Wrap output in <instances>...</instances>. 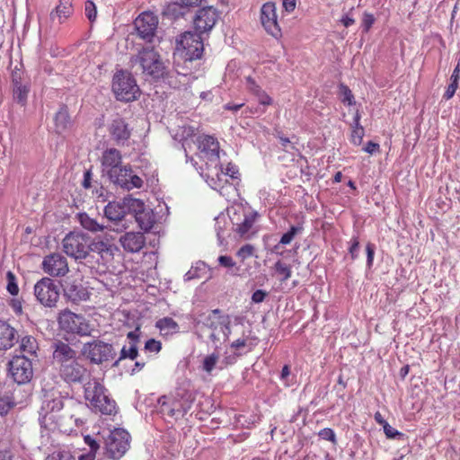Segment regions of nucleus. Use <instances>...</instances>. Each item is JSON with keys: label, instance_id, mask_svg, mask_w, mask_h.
I'll use <instances>...</instances> for the list:
<instances>
[{"label": "nucleus", "instance_id": "nucleus-55", "mask_svg": "<svg viewBox=\"0 0 460 460\" xmlns=\"http://www.w3.org/2000/svg\"><path fill=\"white\" fill-rule=\"evenodd\" d=\"M217 260H218L219 264L222 267L233 268L234 266H235V262L234 261V260L230 256L221 255V256L218 257Z\"/></svg>", "mask_w": 460, "mask_h": 460}, {"label": "nucleus", "instance_id": "nucleus-31", "mask_svg": "<svg viewBox=\"0 0 460 460\" xmlns=\"http://www.w3.org/2000/svg\"><path fill=\"white\" fill-rule=\"evenodd\" d=\"M126 213L124 206L116 202H109L104 208V216L111 221H121Z\"/></svg>", "mask_w": 460, "mask_h": 460}, {"label": "nucleus", "instance_id": "nucleus-61", "mask_svg": "<svg viewBox=\"0 0 460 460\" xmlns=\"http://www.w3.org/2000/svg\"><path fill=\"white\" fill-rule=\"evenodd\" d=\"M358 250H359V242L358 241V239L355 238L353 240V243H352L350 248H349V253L353 260L355 258H357Z\"/></svg>", "mask_w": 460, "mask_h": 460}, {"label": "nucleus", "instance_id": "nucleus-30", "mask_svg": "<svg viewBox=\"0 0 460 460\" xmlns=\"http://www.w3.org/2000/svg\"><path fill=\"white\" fill-rule=\"evenodd\" d=\"M72 126V121L68 114L67 108L62 106L55 116L56 131L61 134Z\"/></svg>", "mask_w": 460, "mask_h": 460}, {"label": "nucleus", "instance_id": "nucleus-53", "mask_svg": "<svg viewBox=\"0 0 460 460\" xmlns=\"http://www.w3.org/2000/svg\"><path fill=\"white\" fill-rule=\"evenodd\" d=\"M96 6L93 2L87 1L85 3V14L90 21H94L96 18Z\"/></svg>", "mask_w": 460, "mask_h": 460}, {"label": "nucleus", "instance_id": "nucleus-4", "mask_svg": "<svg viewBox=\"0 0 460 460\" xmlns=\"http://www.w3.org/2000/svg\"><path fill=\"white\" fill-rule=\"evenodd\" d=\"M84 398L93 408L105 415L116 413V402L107 394L106 388L99 379H89L84 385Z\"/></svg>", "mask_w": 460, "mask_h": 460}, {"label": "nucleus", "instance_id": "nucleus-54", "mask_svg": "<svg viewBox=\"0 0 460 460\" xmlns=\"http://www.w3.org/2000/svg\"><path fill=\"white\" fill-rule=\"evenodd\" d=\"M319 437L323 439H325V440H330L332 441L333 444L336 443V437H335V433L334 431L332 429H322L320 432H319Z\"/></svg>", "mask_w": 460, "mask_h": 460}, {"label": "nucleus", "instance_id": "nucleus-51", "mask_svg": "<svg viewBox=\"0 0 460 460\" xmlns=\"http://www.w3.org/2000/svg\"><path fill=\"white\" fill-rule=\"evenodd\" d=\"M254 247L252 245L245 244L238 250L237 256H239L243 261H244L245 259L252 255Z\"/></svg>", "mask_w": 460, "mask_h": 460}, {"label": "nucleus", "instance_id": "nucleus-32", "mask_svg": "<svg viewBox=\"0 0 460 460\" xmlns=\"http://www.w3.org/2000/svg\"><path fill=\"white\" fill-rule=\"evenodd\" d=\"M155 327L159 329L161 335L170 336L179 332L178 323L171 317H164L155 323Z\"/></svg>", "mask_w": 460, "mask_h": 460}, {"label": "nucleus", "instance_id": "nucleus-15", "mask_svg": "<svg viewBox=\"0 0 460 460\" xmlns=\"http://www.w3.org/2000/svg\"><path fill=\"white\" fill-rule=\"evenodd\" d=\"M104 176L108 177L111 182L127 190L139 189L144 183L143 180L133 172L129 165H122L117 168L115 172H112V175L107 173Z\"/></svg>", "mask_w": 460, "mask_h": 460}, {"label": "nucleus", "instance_id": "nucleus-57", "mask_svg": "<svg viewBox=\"0 0 460 460\" xmlns=\"http://www.w3.org/2000/svg\"><path fill=\"white\" fill-rule=\"evenodd\" d=\"M374 22H375V18H374L373 14H370V13L364 14L362 25L364 27L365 31H369V29L373 25Z\"/></svg>", "mask_w": 460, "mask_h": 460}, {"label": "nucleus", "instance_id": "nucleus-40", "mask_svg": "<svg viewBox=\"0 0 460 460\" xmlns=\"http://www.w3.org/2000/svg\"><path fill=\"white\" fill-rule=\"evenodd\" d=\"M459 77H460V66L458 64L455 67V69L451 75V77H450L451 83L449 84L446 93H444V98L446 100H449L454 96V94L458 87Z\"/></svg>", "mask_w": 460, "mask_h": 460}, {"label": "nucleus", "instance_id": "nucleus-9", "mask_svg": "<svg viewBox=\"0 0 460 460\" xmlns=\"http://www.w3.org/2000/svg\"><path fill=\"white\" fill-rule=\"evenodd\" d=\"M177 50L186 61L200 58L204 50L201 34L196 31H185L177 42Z\"/></svg>", "mask_w": 460, "mask_h": 460}, {"label": "nucleus", "instance_id": "nucleus-8", "mask_svg": "<svg viewBox=\"0 0 460 460\" xmlns=\"http://www.w3.org/2000/svg\"><path fill=\"white\" fill-rule=\"evenodd\" d=\"M63 252L75 259H85L90 252V236L84 233L70 232L62 241Z\"/></svg>", "mask_w": 460, "mask_h": 460}, {"label": "nucleus", "instance_id": "nucleus-1", "mask_svg": "<svg viewBox=\"0 0 460 460\" xmlns=\"http://www.w3.org/2000/svg\"><path fill=\"white\" fill-rule=\"evenodd\" d=\"M51 347L53 364L65 382L83 383L90 376L89 370L81 362L76 350L68 343L55 341Z\"/></svg>", "mask_w": 460, "mask_h": 460}, {"label": "nucleus", "instance_id": "nucleus-60", "mask_svg": "<svg viewBox=\"0 0 460 460\" xmlns=\"http://www.w3.org/2000/svg\"><path fill=\"white\" fill-rule=\"evenodd\" d=\"M366 250H367V265L371 266L373 263L374 254H375L374 245L371 243H367Z\"/></svg>", "mask_w": 460, "mask_h": 460}, {"label": "nucleus", "instance_id": "nucleus-59", "mask_svg": "<svg viewBox=\"0 0 460 460\" xmlns=\"http://www.w3.org/2000/svg\"><path fill=\"white\" fill-rule=\"evenodd\" d=\"M84 441L90 447V451L96 454L97 450L100 447L99 444L90 436H86L84 438Z\"/></svg>", "mask_w": 460, "mask_h": 460}, {"label": "nucleus", "instance_id": "nucleus-28", "mask_svg": "<svg viewBox=\"0 0 460 460\" xmlns=\"http://www.w3.org/2000/svg\"><path fill=\"white\" fill-rule=\"evenodd\" d=\"M17 341L16 330L7 323L0 321V350L9 349Z\"/></svg>", "mask_w": 460, "mask_h": 460}, {"label": "nucleus", "instance_id": "nucleus-7", "mask_svg": "<svg viewBox=\"0 0 460 460\" xmlns=\"http://www.w3.org/2000/svg\"><path fill=\"white\" fill-rule=\"evenodd\" d=\"M112 91L116 98L122 102L135 101L139 95V88L130 73L120 70L112 80Z\"/></svg>", "mask_w": 460, "mask_h": 460}, {"label": "nucleus", "instance_id": "nucleus-35", "mask_svg": "<svg viewBox=\"0 0 460 460\" xmlns=\"http://www.w3.org/2000/svg\"><path fill=\"white\" fill-rule=\"evenodd\" d=\"M16 405V402L10 390L0 391V415H5Z\"/></svg>", "mask_w": 460, "mask_h": 460}, {"label": "nucleus", "instance_id": "nucleus-50", "mask_svg": "<svg viewBox=\"0 0 460 460\" xmlns=\"http://www.w3.org/2000/svg\"><path fill=\"white\" fill-rule=\"evenodd\" d=\"M46 460H75L68 451H57L49 455Z\"/></svg>", "mask_w": 460, "mask_h": 460}, {"label": "nucleus", "instance_id": "nucleus-21", "mask_svg": "<svg viewBox=\"0 0 460 460\" xmlns=\"http://www.w3.org/2000/svg\"><path fill=\"white\" fill-rule=\"evenodd\" d=\"M117 250L114 237L111 234H105L94 238L90 237V252H97L102 258L104 256L113 257L114 252Z\"/></svg>", "mask_w": 460, "mask_h": 460}, {"label": "nucleus", "instance_id": "nucleus-11", "mask_svg": "<svg viewBox=\"0 0 460 460\" xmlns=\"http://www.w3.org/2000/svg\"><path fill=\"white\" fill-rule=\"evenodd\" d=\"M59 327L68 333H75L80 336L89 335L91 332L90 326L84 317L76 314L68 309L59 313L58 317Z\"/></svg>", "mask_w": 460, "mask_h": 460}, {"label": "nucleus", "instance_id": "nucleus-5", "mask_svg": "<svg viewBox=\"0 0 460 460\" xmlns=\"http://www.w3.org/2000/svg\"><path fill=\"white\" fill-rule=\"evenodd\" d=\"M194 401L195 395L191 391L178 388L172 398L164 396L159 400L160 411L164 416L178 420L190 410Z\"/></svg>", "mask_w": 460, "mask_h": 460}, {"label": "nucleus", "instance_id": "nucleus-3", "mask_svg": "<svg viewBox=\"0 0 460 460\" xmlns=\"http://www.w3.org/2000/svg\"><path fill=\"white\" fill-rule=\"evenodd\" d=\"M132 68H136L145 75L158 79L166 73V66L160 54L156 51L155 44L143 47L137 55L130 58Z\"/></svg>", "mask_w": 460, "mask_h": 460}, {"label": "nucleus", "instance_id": "nucleus-45", "mask_svg": "<svg viewBox=\"0 0 460 460\" xmlns=\"http://www.w3.org/2000/svg\"><path fill=\"white\" fill-rule=\"evenodd\" d=\"M275 271L281 276L280 281L285 282L291 277V267L281 261L274 264Z\"/></svg>", "mask_w": 460, "mask_h": 460}, {"label": "nucleus", "instance_id": "nucleus-63", "mask_svg": "<svg viewBox=\"0 0 460 460\" xmlns=\"http://www.w3.org/2000/svg\"><path fill=\"white\" fill-rule=\"evenodd\" d=\"M177 1H178V3H181L188 10L189 7L199 5L204 0H177Z\"/></svg>", "mask_w": 460, "mask_h": 460}, {"label": "nucleus", "instance_id": "nucleus-47", "mask_svg": "<svg viewBox=\"0 0 460 460\" xmlns=\"http://www.w3.org/2000/svg\"><path fill=\"white\" fill-rule=\"evenodd\" d=\"M340 95H341V102H344V103H348L349 105H351L353 103V94L350 91V89L343 84H341L340 86Z\"/></svg>", "mask_w": 460, "mask_h": 460}, {"label": "nucleus", "instance_id": "nucleus-22", "mask_svg": "<svg viewBox=\"0 0 460 460\" xmlns=\"http://www.w3.org/2000/svg\"><path fill=\"white\" fill-rule=\"evenodd\" d=\"M261 20L265 30L273 37L280 35V29L277 22L276 7L273 3H266L261 10Z\"/></svg>", "mask_w": 460, "mask_h": 460}, {"label": "nucleus", "instance_id": "nucleus-6", "mask_svg": "<svg viewBox=\"0 0 460 460\" xmlns=\"http://www.w3.org/2000/svg\"><path fill=\"white\" fill-rule=\"evenodd\" d=\"M229 213L234 231L241 237H250L252 226L259 217L258 212L252 210L250 207L237 204L231 208Z\"/></svg>", "mask_w": 460, "mask_h": 460}, {"label": "nucleus", "instance_id": "nucleus-38", "mask_svg": "<svg viewBox=\"0 0 460 460\" xmlns=\"http://www.w3.org/2000/svg\"><path fill=\"white\" fill-rule=\"evenodd\" d=\"M123 206L129 213L134 214V217L137 216V213L146 208L145 203L142 200L130 196L123 199Z\"/></svg>", "mask_w": 460, "mask_h": 460}, {"label": "nucleus", "instance_id": "nucleus-26", "mask_svg": "<svg viewBox=\"0 0 460 460\" xmlns=\"http://www.w3.org/2000/svg\"><path fill=\"white\" fill-rule=\"evenodd\" d=\"M73 11L72 0H59L58 5L49 14L52 25L63 23Z\"/></svg>", "mask_w": 460, "mask_h": 460}, {"label": "nucleus", "instance_id": "nucleus-2", "mask_svg": "<svg viewBox=\"0 0 460 460\" xmlns=\"http://www.w3.org/2000/svg\"><path fill=\"white\" fill-rule=\"evenodd\" d=\"M198 324L208 331V341L215 349L226 342L231 334V319L228 314H223L220 309L211 310L208 314L199 315Z\"/></svg>", "mask_w": 460, "mask_h": 460}, {"label": "nucleus", "instance_id": "nucleus-16", "mask_svg": "<svg viewBox=\"0 0 460 460\" xmlns=\"http://www.w3.org/2000/svg\"><path fill=\"white\" fill-rule=\"evenodd\" d=\"M9 370L17 384H26L33 376L32 364L25 355H16L9 363Z\"/></svg>", "mask_w": 460, "mask_h": 460}, {"label": "nucleus", "instance_id": "nucleus-18", "mask_svg": "<svg viewBox=\"0 0 460 460\" xmlns=\"http://www.w3.org/2000/svg\"><path fill=\"white\" fill-rule=\"evenodd\" d=\"M218 19L217 9L208 6L199 9L194 18L195 31L200 34L210 31Z\"/></svg>", "mask_w": 460, "mask_h": 460}, {"label": "nucleus", "instance_id": "nucleus-13", "mask_svg": "<svg viewBox=\"0 0 460 460\" xmlns=\"http://www.w3.org/2000/svg\"><path fill=\"white\" fill-rule=\"evenodd\" d=\"M37 300L46 307L56 306L59 298V288L49 278H42L34 286Z\"/></svg>", "mask_w": 460, "mask_h": 460}, {"label": "nucleus", "instance_id": "nucleus-20", "mask_svg": "<svg viewBox=\"0 0 460 460\" xmlns=\"http://www.w3.org/2000/svg\"><path fill=\"white\" fill-rule=\"evenodd\" d=\"M42 269L52 277H63L69 270L66 259L60 253H51L46 256L42 261Z\"/></svg>", "mask_w": 460, "mask_h": 460}, {"label": "nucleus", "instance_id": "nucleus-14", "mask_svg": "<svg viewBox=\"0 0 460 460\" xmlns=\"http://www.w3.org/2000/svg\"><path fill=\"white\" fill-rule=\"evenodd\" d=\"M128 432L122 429H116L106 439V454L112 459H119L129 447Z\"/></svg>", "mask_w": 460, "mask_h": 460}, {"label": "nucleus", "instance_id": "nucleus-36", "mask_svg": "<svg viewBox=\"0 0 460 460\" xmlns=\"http://www.w3.org/2000/svg\"><path fill=\"white\" fill-rule=\"evenodd\" d=\"M80 225L90 232H100L104 229V226L98 223L95 219L90 217L86 213H80L78 215Z\"/></svg>", "mask_w": 460, "mask_h": 460}, {"label": "nucleus", "instance_id": "nucleus-33", "mask_svg": "<svg viewBox=\"0 0 460 460\" xmlns=\"http://www.w3.org/2000/svg\"><path fill=\"white\" fill-rule=\"evenodd\" d=\"M139 227L144 231H149L155 223V216L149 208H145L141 212L137 213L135 217Z\"/></svg>", "mask_w": 460, "mask_h": 460}, {"label": "nucleus", "instance_id": "nucleus-12", "mask_svg": "<svg viewBox=\"0 0 460 460\" xmlns=\"http://www.w3.org/2000/svg\"><path fill=\"white\" fill-rule=\"evenodd\" d=\"M137 36L144 40L147 44L160 42L159 37L155 32L158 25L157 17L152 13H141L134 22Z\"/></svg>", "mask_w": 460, "mask_h": 460}, {"label": "nucleus", "instance_id": "nucleus-46", "mask_svg": "<svg viewBox=\"0 0 460 460\" xmlns=\"http://www.w3.org/2000/svg\"><path fill=\"white\" fill-rule=\"evenodd\" d=\"M11 79L13 86L29 83V80L26 78L24 72L19 68H15L12 71Z\"/></svg>", "mask_w": 460, "mask_h": 460}, {"label": "nucleus", "instance_id": "nucleus-37", "mask_svg": "<svg viewBox=\"0 0 460 460\" xmlns=\"http://www.w3.org/2000/svg\"><path fill=\"white\" fill-rule=\"evenodd\" d=\"M29 92L30 82L13 86V98L17 103L23 106L27 102Z\"/></svg>", "mask_w": 460, "mask_h": 460}, {"label": "nucleus", "instance_id": "nucleus-56", "mask_svg": "<svg viewBox=\"0 0 460 460\" xmlns=\"http://www.w3.org/2000/svg\"><path fill=\"white\" fill-rule=\"evenodd\" d=\"M139 328H136V330L134 331H131L129 332L128 334H127V338L128 340H129L128 343L129 344H135L136 346H137L138 342H139Z\"/></svg>", "mask_w": 460, "mask_h": 460}, {"label": "nucleus", "instance_id": "nucleus-23", "mask_svg": "<svg viewBox=\"0 0 460 460\" xmlns=\"http://www.w3.org/2000/svg\"><path fill=\"white\" fill-rule=\"evenodd\" d=\"M101 163L103 176L107 173H111L112 175V172H115L117 168L124 165L122 164V155L120 151L114 147L108 148L103 151Z\"/></svg>", "mask_w": 460, "mask_h": 460}, {"label": "nucleus", "instance_id": "nucleus-48", "mask_svg": "<svg viewBox=\"0 0 460 460\" xmlns=\"http://www.w3.org/2000/svg\"><path fill=\"white\" fill-rule=\"evenodd\" d=\"M6 278H7V290L8 292L13 295V296H15L18 294L19 292V288H18V286L16 284V279H15V276L13 275V272L11 271H8L7 274H6Z\"/></svg>", "mask_w": 460, "mask_h": 460}, {"label": "nucleus", "instance_id": "nucleus-49", "mask_svg": "<svg viewBox=\"0 0 460 460\" xmlns=\"http://www.w3.org/2000/svg\"><path fill=\"white\" fill-rule=\"evenodd\" d=\"M144 349L147 352L158 353L162 349V343L155 339H149L146 341Z\"/></svg>", "mask_w": 460, "mask_h": 460}, {"label": "nucleus", "instance_id": "nucleus-39", "mask_svg": "<svg viewBox=\"0 0 460 460\" xmlns=\"http://www.w3.org/2000/svg\"><path fill=\"white\" fill-rule=\"evenodd\" d=\"M138 356L137 346L135 344L124 345L120 350L119 358L113 363V367H118L123 359L129 358L134 360Z\"/></svg>", "mask_w": 460, "mask_h": 460}, {"label": "nucleus", "instance_id": "nucleus-34", "mask_svg": "<svg viewBox=\"0 0 460 460\" xmlns=\"http://www.w3.org/2000/svg\"><path fill=\"white\" fill-rule=\"evenodd\" d=\"M39 349L37 340L32 336H25L21 340L20 351L27 358L35 356Z\"/></svg>", "mask_w": 460, "mask_h": 460}, {"label": "nucleus", "instance_id": "nucleus-58", "mask_svg": "<svg viewBox=\"0 0 460 460\" xmlns=\"http://www.w3.org/2000/svg\"><path fill=\"white\" fill-rule=\"evenodd\" d=\"M267 296V292L261 289L256 290L252 296V301L254 303H261Z\"/></svg>", "mask_w": 460, "mask_h": 460}, {"label": "nucleus", "instance_id": "nucleus-29", "mask_svg": "<svg viewBox=\"0 0 460 460\" xmlns=\"http://www.w3.org/2000/svg\"><path fill=\"white\" fill-rule=\"evenodd\" d=\"M247 87L249 91L257 98L260 104L269 106L272 103V99L267 93L259 86L252 77H247Z\"/></svg>", "mask_w": 460, "mask_h": 460}, {"label": "nucleus", "instance_id": "nucleus-25", "mask_svg": "<svg viewBox=\"0 0 460 460\" xmlns=\"http://www.w3.org/2000/svg\"><path fill=\"white\" fill-rule=\"evenodd\" d=\"M63 291L65 296L74 303L85 301L89 298L88 291L82 284L68 279L65 280Z\"/></svg>", "mask_w": 460, "mask_h": 460}, {"label": "nucleus", "instance_id": "nucleus-62", "mask_svg": "<svg viewBox=\"0 0 460 460\" xmlns=\"http://www.w3.org/2000/svg\"><path fill=\"white\" fill-rule=\"evenodd\" d=\"M378 150L379 145L372 141L367 142V146L364 147V151L371 155Z\"/></svg>", "mask_w": 460, "mask_h": 460}, {"label": "nucleus", "instance_id": "nucleus-43", "mask_svg": "<svg viewBox=\"0 0 460 460\" xmlns=\"http://www.w3.org/2000/svg\"><path fill=\"white\" fill-rule=\"evenodd\" d=\"M219 357L220 355L217 349H215L213 353L205 357L202 363V369L208 374H210L212 370L215 368L219 359Z\"/></svg>", "mask_w": 460, "mask_h": 460}, {"label": "nucleus", "instance_id": "nucleus-64", "mask_svg": "<svg viewBox=\"0 0 460 460\" xmlns=\"http://www.w3.org/2000/svg\"><path fill=\"white\" fill-rule=\"evenodd\" d=\"M283 7L288 13H291L296 8V0H283Z\"/></svg>", "mask_w": 460, "mask_h": 460}, {"label": "nucleus", "instance_id": "nucleus-41", "mask_svg": "<svg viewBox=\"0 0 460 460\" xmlns=\"http://www.w3.org/2000/svg\"><path fill=\"white\" fill-rule=\"evenodd\" d=\"M186 11V7L181 3H178L177 0H173V2L167 5L164 13L173 19H176L180 16H183Z\"/></svg>", "mask_w": 460, "mask_h": 460}, {"label": "nucleus", "instance_id": "nucleus-27", "mask_svg": "<svg viewBox=\"0 0 460 460\" xmlns=\"http://www.w3.org/2000/svg\"><path fill=\"white\" fill-rule=\"evenodd\" d=\"M199 148L210 161H218L219 144L215 137L211 136L201 137L199 141Z\"/></svg>", "mask_w": 460, "mask_h": 460}, {"label": "nucleus", "instance_id": "nucleus-10", "mask_svg": "<svg viewBox=\"0 0 460 460\" xmlns=\"http://www.w3.org/2000/svg\"><path fill=\"white\" fill-rule=\"evenodd\" d=\"M81 353L91 363L96 365H101L112 359L116 354L111 344L101 340H94L84 343Z\"/></svg>", "mask_w": 460, "mask_h": 460}, {"label": "nucleus", "instance_id": "nucleus-44", "mask_svg": "<svg viewBox=\"0 0 460 460\" xmlns=\"http://www.w3.org/2000/svg\"><path fill=\"white\" fill-rule=\"evenodd\" d=\"M355 122V128L352 130L351 133V141L354 145L359 146L362 142L363 137H364V128L363 127L359 126V115L357 114L354 118Z\"/></svg>", "mask_w": 460, "mask_h": 460}, {"label": "nucleus", "instance_id": "nucleus-52", "mask_svg": "<svg viewBox=\"0 0 460 460\" xmlns=\"http://www.w3.org/2000/svg\"><path fill=\"white\" fill-rule=\"evenodd\" d=\"M384 432L388 438H401L403 434L391 427L388 423L383 427Z\"/></svg>", "mask_w": 460, "mask_h": 460}, {"label": "nucleus", "instance_id": "nucleus-19", "mask_svg": "<svg viewBox=\"0 0 460 460\" xmlns=\"http://www.w3.org/2000/svg\"><path fill=\"white\" fill-rule=\"evenodd\" d=\"M111 138L119 146H128V142L131 137L132 128L128 123L120 117H116L108 128Z\"/></svg>", "mask_w": 460, "mask_h": 460}, {"label": "nucleus", "instance_id": "nucleus-42", "mask_svg": "<svg viewBox=\"0 0 460 460\" xmlns=\"http://www.w3.org/2000/svg\"><path fill=\"white\" fill-rule=\"evenodd\" d=\"M303 230H304V227H303L302 224H297L296 226H292L290 227V229L281 236L279 244H283V245L289 244L296 235L302 234Z\"/></svg>", "mask_w": 460, "mask_h": 460}, {"label": "nucleus", "instance_id": "nucleus-24", "mask_svg": "<svg viewBox=\"0 0 460 460\" xmlns=\"http://www.w3.org/2000/svg\"><path fill=\"white\" fill-rule=\"evenodd\" d=\"M123 249L131 253L140 252L146 244V238L140 232H127L119 237Z\"/></svg>", "mask_w": 460, "mask_h": 460}, {"label": "nucleus", "instance_id": "nucleus-17", "mask_svg": "<svg viewBox=\"0 0 460 460\" xmlns=\"http://www.w3.org/2000/svg\"><path fill=\"white\" fill-rule=\"evenodd\" d=\"M64 402L61 397L49 398L42 402L40 411V421L41 426L51 429L53 424L58 423V413L63 409Z\"/></svg>", "mask_w": 460, "mask_h": 460}]
</instances>
